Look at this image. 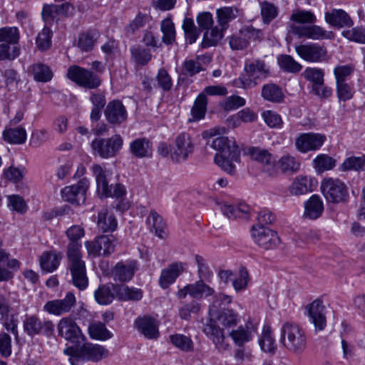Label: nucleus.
<instances>
[{"mask_svg":"<svg viewBox=\"0 0 365 365\" xmlns=\"http://www.w3.org/2000/svg\"><path fill=\"white\" fill-rule=\"evenodd\" d=\"M229 335L237 346H242L252 339V330L246 324L245 327L240 326L237 329L232 330Z\"/></svg>","mask_w":365,"mask_h":365,"instance_id":"49530a36","label":"nucleus"},{"mask_svg":"<svg viewBox=\"0 0 365 365\" xmlns=\"http://www.w3.org/2000/svg\"><path fill=\"white\" fill-rule=\"evenodd\" d=\"M355 71L353 64L338 65L333 71L336 83H346Z\"/></svg>","mask_w":365,"mask_h":365,"instance_id":"5fc2aeb1","label":"nucleus"},{"mask_svg":"<svg viewBox=\"0 0 365 365\" xmlns=\"http://www.w3.org/2000/svg\"><path fill=\"white\" fill-rule=\"evenodd\" d=\"M261 96L264 100L272 103H281L284 97L282 88L274 83L264 85Z\"/></svg>","mask_w":365,"mask_h":365,"instance_id":"ea45409f","label":"nucleus"},{"mask_svg":"<svg viewBox=\"0 0 365 365\" xmlns=\"http://www.w3.org/2000/svg\"><path fill=\"white\" fill-rule=\"evenodd\" d=\"M89 186L88 180L83 178L76 184L66 186L61 190V196L64 201L79 205L84 203L86 195Z\"/></svg>","mask_w":365,"mask_h":365,"instance_id":"2eb2a0df","label":"nucleus"},{"mask_svg":"<svg viewBox=\"0 0 365 365\" xmlns=\"http://www.w3.org/2000/svg\"><path fill=\"white\" fill-rule=\"evenodd\" d=\"M182 27L187 42L190 44L194 43L200 36V29H197L195 25L193 19L185 17L183 20Z\"/></svg>","mask_w":365,"mask_h":365,"instance_id":"864d4df0","label":"nucleus"},{"mask_svg":"<svg viewBox=\"0 0 365 365\" xmlns=\"http://www.w3.org/2000/svg\"><path fill=\"white\" fill-rule=\"evenodd\" d=\"M298 56L308 62H322L327 58V48L317 43H309L295 46Z\"/></svg>","mask_w":365,"mask_h":365,"instance_id":"f3484780","label":"nucleus"},{"mask_svg":"<svg viewBox=\"0 0 365 365\" xmlns=\"http://www.w3.org/2000/svg\"><path fill=\"white\" fill-rule=\"evenodd\" d=\"M161 31L163 33V41L167 45L173 44L175 41V29L172 20L165 19L161 22Z\"/></svg>","mask_w":365,"mask_h":365,"instance_id":"bf43d9fd","label":"nucleus"},{"mask_svg":"<svg viewBox=\"0 0 365 365\" xmlns=\"http://www.w3.org/2000/svg\"><path fill=\"white\" fill-rule=\"evenodd\" d=\"M28 72L31 73L34 79L37 82L46 83L53 78V72L47 65L42 63H36L30 66Z\"/></svg>","mask_w":365,"mask_h":365,"instance_id":"f704fd0d","label":"nucleus"},{"mask_svg":"<svg viewBox=\"0 0 365 365\" xmlns=\"http://www.w3.org/2000/svg\"><path fill=\"white\" fill-rule=\"evenodd\" d=\"M277 63L281 70L285 73H297L299 72L302 66L288 54H281L277 56Z\"/></svg>","mask_w":365,"mask_h":365,"instance_id":"37998d69","label":"nucleus"},{"mask_svg":"<svg viewBox=\"0 0 365 365\" xmlns=\"http://www.w3.org/2000/svg\"><path fill=\"white\" fill-rule=\"evenodd\" d=\"M88 331L91 338L96 340L106 341L113 336V334L102 322H93L90 324Z\"/></svg>","mask_w":365,"mask_h":365,"instance_id":"a18cd8bd","label":"nucleus"},{"mask_svg":"<svg viewBox=\"0 0 365 365\" xmlns=\"http://www.w3.org/2000/svg\"><path fill=\"white\" fill-rule=\"evenodd\" d=\"M76 299L73 292H68L63 299L48 301L43 309L49 314L61 316L68 313L76 305Z\"/></svg>","mask_w":365,"mask_h":365,"instance_id":"dca6fc26","label":"nucleus"},{"mask_svg":"<svg viewBox=\"0 0 365 365\" xmlns=\"http://www.w3.org/2000/svg\"><path fill=\"white\" fill-rule=\"evenodd\" d=\"M238 16V9L233 6H224L216 10L217 25L222 30H227L230 23Z\"/></svg>","mask_w":365,"mask_h":365,"instance_id":"7c9ffc66","label":"nucleus"},{"mask_svg":"<svg viewBox=\"0 0 365 365\" xmlns=\"http://www.w3.org/2000/svg\"><path fill=\"white\" fill-rule=\"evenodd\" d=\"M185 263L181 262H174L161 272L159 284L163 289H167L175 282L178 277L185 271Z\"/></svg>","mask_w":365,"mask_h":365,"instance_id":"5701e85b","label":"nucleus"},{"mask_svg":"<svg viewBox=\"0 0 365 365\" xmlns=\"http://www.w3.org/2000/svg\"><path fill=\"white\" fill-rule=\"evenodd\" d=\"M336 91L338 99L344 102L351 99L354 94V86L349 82L336 83Z\"/></svg>","mask_w":365,"mask_h":365,"instance_id":"338daca9","label":"nucleus"},{"mask_svg":"<svg viewBox=\"0 0 365 365\" xmlns=\"http://www.w3.org/2000/svg\"><path fill=\"white\" fill-rule=\"evenodd\" d=\"M63 353L69 356L71 365H78L82 359L98 361L108 355V351L103 346L92 343H83L79 347L70 346L64 349Z\"/></svg>","mask_w":365,"mask_h":365,"instance_id":"7ed1b4c3","label":"nucleus"},{"mask_svg":"<svg viewBox=\"0 0 365 365\" xmlns=\"http://www.w3.org/2000/svg\"><path fill=\"white\" fill-rule=\"evenodd\" d=\"M314 178H307V176H299L295 178L289 187V192L293 195H304L308 192L312 191V187Z\"/></svg>","mask_w":365,"mask_h":365,"instance_id":"c9c22d12","label":"nucleus"},{"mask_svg":"<svg viewBox=\"0 0 365 365\" xmlns=\"http://www.w3.org/2000/svg\"><path fill=\"white\" fill-rule=\"evenodd\" d=\"M324 210V203L320 197L313 195L304 202L303 217L306 219L317 220L322 216Z\"/></svg>","mask_w":365,"mask_h":365,"instance_id":"bb28decb","label":"nucleus"},{"mask_svg":"<svg viewBox=\"0 0 365 365\" xmlns=\"http://www.w3.org/2000/svg\"><path fill=\"white\" fill-rule=\"evenodd\" d=\"M66 233L68 238L70 240L66 254L70 255L73 253V250H75L73 253H81V243L79 242V240L84 236L83 228L79 225H73L66 230Z\"/></svg>","mask_w":365,"mask_h":365,"instance_id":"c756f323","label":"nucleus"},{"mask_svg":"<svg viewBox=\"0 0 365 365\" xmlns=\"http://www.w3.org/2000/svg\"><path fill=\"white\" fill-rule=\"evenodd\" d=\"M325 20L331 26L338 28L349 27L353 25L349 15L342 9H334L329 12H326Z\"/></svg>","mask_w":365,"mask_h":365,"instance_id":"c85d7f7f","label":"nucleus"},{"mask_svg":"<svg viewBox=\"0 0 365 365\" xmlns=\"http://www.w3.org/2000/svg\"><path fill=\"white\" fill-rule=\"evenodd\" d=\"M365 171V155L351 156L345 159L341 164V170Z\"/></svg>","mask_w":365,"mask_h":365,"instance_id":"4d7b16f0","label":"nucleus"},{"mask_svg":"<svg viewBox=\"0 0 365 365\" xmlns=\"http://www.w3.org/2000/svg\"><path fill=\"white\" fill-rule=\"evenodd\" d=\"M278 165L283 173H296L300 164L295 158L289 155H283L278 161Z\"/></svg>","mask_w":365,"mask_h":365,"instance_id":"69168bd1","label":"nucleus"},{"mask_svg":"<svg viewBox=\"0 0 365 365\" xmlns=\"http://www.w3.org/2000/svg\"><path fill=\"white\" fill-rule=\"evenodd\" d=\"M212 148L217 150L215 163L230 175L235 173L234 163L240 162V150L236 142L227 137L220 136L207 142Z\"/></svg>","mask_w":365,"mask_h":365,"instance_id":"f257e3e1","label":"nucleus"},{"mask_svg":"<svg viewBox=\"0 0 365 365\" xmlns=\"http://www.w3.org/2000/svg\"><path fill=\"white\" fill-rule=\"evenodd\" d=\"M251 235L255 242L266 250L276 248L280 242L276 232L259 225L252 227Z\"/></svg>","mask_w":365,"mask_h":365,"instance_id":"f8f14e48","label":"nucleus"},{"mask_svg":"<svg viewBox=\"0 0 365 365\" xmlns=\"http://www.w3.org/2000/svg\"><path fill=\"white\" fill-rule=\"evenodd\" d=\"M106 120L113 126H119L127 120L128 112L119 100H113L107 104L104 110Z\"/></svg>","mask_w":365,"mask_h":365,"instance_id":"aec40b11","label":"nucleus"},{"mask_svg":"<svg viewBox=\"0 0 365 365\" xmlns=\"http://www.w3.org/2000/svg\"><path fill=\"white\" fill-rule=\"evenodd\" d=\"M117 298L120 301H139L143 297V291L135 287L118 284Z\"/></svg>","mask_w":365,"mask_h":365,"instance_id":"a19ab883","label":"nucleus"},{"mask_svg":"<svg viewBox=\"0 0 365 365\" xmlns=\"http://www.w3.org/2000/svg\"><path fill=\"white\" fill-rule=\"evenodd\" d=\"M306 309L312 322L315 327V330H323L327 325V319L322 301L318 299H315L306 307Z\"/></svg>","mask_w":365,"mask_h":365,"instance_id":"4be33fe9","label":"nucleus"},{"mask_svg":"<svg viewBox=\"0 0 365 365\" xmlns=\"http://www.w3.org/2000/svg\"><path fill=\"white\" fill-rule=\"evenodd\" d=\"M171 343L182 351L189 352L193 351V342L190 337L180 334L170 336Z\"/></svg>","mask_w":365,"mask_h":365,"instance_id":"052dcab7","label":"nucleus"},{"mask_svg":"<svg viewBox=\"0 0 365 365\" xmlns=\"http://www.w3.org/2000/svg\"><path fill=\"white\" fill-rule=\"evenodd\" d=\"M245 74L254 80L264 79L270 74L269 66L262 59H254L246 62L244 68Z\"/></svg>","mask_w":365,"mask_h":365,"instance_id":"b1692460","label":"nucleus"},{"mask_svg":"<svg viewBox=\"0 0 365 365\" xmlns=\"http://www.w3.org/2000/svg\"><path fill=\"white\" fill-rule=\"evenodd\" d=\"M19 40V32L16 27H3L0 29V43L8 45L16 44Z\"/></svg>","mask_w":365,"mask_h":365,"instance_id":"680f3d73","label":"nucleus"},{"mask_svg":"<svg viewBox=\"0 0 365 365\" xmlns=\"http://www.w3.org/2000/svg\"><path fill=\"white\" fill-rule=\"evenodd\" d=\"M302 76L307 81L312 82V87H315L319 83L324 82V72L322 69L318 68H307Z\"/></svg>","mask_w":365,"mask_h":365,"instance_id":"0e129e2a","label":"nucleus"},{"mask_svg":"<svg viewBox=\"0 0 365 365\" xmlns=\"http://www.w3.org/2000/svg\"><path fill=\"white\" fill-rule=\"evenodd\" d=\"M289 19L299 24H313L317 21V17L313 12L299 9H295L292 11Z\"/></svg>","mask_w":365,"mask_h":365,"instance_id":"603ef678","label":"nucleus"},{"mask_svg":"<svg viewBox=\"0 0 365 365\" xmlns=\"http://www.w3.org/2000/svg\"><path fill=\"white\" fill-rule=\"evenodd\" d=\"M222 213L230 219L244 218L247 219L250 212L249 206L245 203L237 205L224 204L221 207Z\"/></svg>","mask_w":365,"mask_h":365,"instance_id":"72a5a7b5","label":"nucleus"},{"mask_svg":"<svg viewBox=\"0 0 365 365\" xmlns=\"http://www.w3.org/2000/svg\"><path fill=\"white\" fill-rule=\"evenodd\" d=\"M98 38L96 32L88 31L79 34L77 46L83 52H88L93 49Z\"/></svg>","mask_w":365,"mask_h":365,"instance_id":"09e8293b","label":"nucleus"},{"mask_svg":"<svg viewBox=\"0 0 365 365\" xmlns=\"http://www.w3.org/2000/svg\"><path fill=\"white\" fill-rule=\"evenodd\" d=\"M52 31L45 26L41 32H39L36 38V45L41 51H45L51 46Z\"/></svg>","mask_w":365,"mask_h":365,"instance_id":"e2e57ef3","label":"nucleus"},{"mask_svg":"<svg viewBox=\"0 0 365 365\" xmlns=\"http://www.w3.org/2000/svg\"><path fill=\"white\" fill-rule=\"evenodd\" d=\"M130 152L137 158H150L153 154L152 143L145 138H139L130 143Z\"/></svg>","mask_w":365,"mask_h":365,"instance_id":"cd10ccee","label":"nucleus"},{"mask_svg":"<svg viewBox=\"0 0 365 365\" xmlns=\"http://www.w3.org/2000/svg\"><path fill=\"white\" fill-rule=\"evenodd\" d=\"M249 153L252 160L264 165H272L275 163L274 157L267 150L259 148H252Z\"/></svg>","mask_w":365,"mask_h":365,"instance_id":"3c124183","label":"nucleus"},{"mask_svg":"<svg viewBox=\"0 0 365 365\" xmlns=\"http://www.w3.org/2000/svg\"><path fill=\"white\" fill-rule=\"evenodd\" d=\"M3 139L10 144L21 145L26 140V131L23 127L6 128L2 133Z\"/></svg>","mask_w":365,"mask_h":365,"instance_id":"58836bf2","label":"nucleus"},{"mask_svg":"<svg viewBox=\"0 0 365 365\" xmlns=\"http://www.w3.org/2000/svg\"><path fill=\"white\" fill-rule=\"evenodd\" d=\"M288 28L289 34L299 38L306 37L313 40H319L329 37V34L325 30L316 25L296 26L292 23L289 24Z\"/></svg>","mask_w":365,"mask_h":365,"instance_id":"412c9836","label":"nucleus"},{"mask_svg":"<svg viewBox=\"0 0 365 365\" xmlns=\"http://www.w3.org/2000/svg\"><path fill=\"white\" fill-rule=\"evenodd\" d=\"M194 144L188 133L178 135L170 147V158L175 163H182L187 160L194 151Z\"/></svg>","mask_w":365,"mask_h":365,"instance_id":"9b49d317","label":"nucleus"},{"mask_svg":"<svg viewBox=\"0 0 365 365\" xmlns=\"http://www.w3.org/2000/svg\"><path fill=\"white\" fill-rule=\"evenodd\" d=\"M67 77L78 86L88 89H95L101 83L96 74L78 66H70L67 71Z\"/></svg>","mask_w":365,"mask_h":365,"instance_id":"9d476101","label":"nucleus"},{"mask_svg":"<svg viewBox=\"0 0 365 365\" xmlns=\"http://www.w3.org/2000/svg\"><path fill=\"white\" fill-rule=\"evenodd\" d=\"M68 268L71 275V283L79 290H84L88 286L86 262L82 259V255L71 253L67 255Z\"/></svg>","mask_w":365,"mask_h":365,"instance_id":"0eeeda50","label":"nucleus"},{"mask_svg":"<svg viewBox=\"0 0 365 365\" xmlns=\"http://www.w3.org/2000/svg\"><path fill=\"white\" fill-rule=\"evenodd\" d=\"M115 241V237L112 235H101L93 241H86L85 246L89 255L107 257L114 252Z\"/></svg>","mask_w":365,"mask_h":365,"instance_id":"ddd939ff","label":"nucleus"},{"mask_svg":"<svg viewBox=\"0 0 365 365\" xmlns=\"http://www.w3.org/2000/svg\"><path fill=\"white\" fill-rule=\"evenodd\" d=\"M259 6L263 24H269L277 16L278 8L273 3L267 1H260Z\"/></svg>","mask_w":365,"mask_h":365,"instance_id":"8fccbe9b","label":"nucleus"},{"mask_svg":"<svg viewBox=\"0 0 365 365\" xmlns=\"http://www.w3.org/2000/svg\"><path fill=\"white\" fill-rule=\"evenodd\" d=\"M22 324L24 332L31 338L43 336L50 339L54 334V323L49 319H42L36 314H26Z\"/></svg>","mask_w":365,"mask_h":365,"instance_id":"20e7f679","label":"nucleus"},{"mask_svg":"<svg viewBox=\"0 0 365 365\" xmlns=\"http://www.w3.org/2000/svg\"><path fill=\"white\" fill-rule=\"evenodd\" d=\"M320 189L328 202L339 204L349 201L348 187L338 178H324L321 182Z\"/></svg>","mask_w":365,"mask_h":365,"instance_id":"39448f33","label":"nucleus"},{"mask_svg":"<svg viewBox=\"0 0 365 365\" xmlns=\"http://www.w3.org/2000/svg\"><path fill=\"white\" fill-rule=\"evenodd\" d=\"M203 332L213 342L215 348L220 352H224L229 349V344L225 341V336L218 322L210 317L203 327Z\"/></svg>","mask_w":365,"mask_h":365,"instance_id":"a211bd4d","label":"nucleus"},{"mask_svg":"<svg viewBox=\"0 0 365 365\" xmlns=\"http://www.w3.org/2000/svg\"><path fill=\"white\" fill-rule=\"evenodd\" d=\"M190 292V297L199 299L212 295L214 289L204 282V280H198L195 283L187 284Z\"/></svg>","mask_w":365,"mask_h":365,"instance_id":"c03bdc74","label":"nucleus"},{"mask_svg":"<svg viewBox=\"0 0 365 365\" xmlns=\"http://www.w3.org/2000/svg\"><path fill=\"white\" fill-rule=\"evenodd\" d=\"M342 35L349 41L365 43V28L357 26L345 30L342 32Z\"/></svg>","mask_w":365,"mask_h":365,"instance_id":"774afa93","label":"nucleus"},{"mask_svg":"<svg viewBox=\"0 0 365 365\" xmlns=\"http://www.w3.org/2000/svg\"><path fill=\"white\" fill-rule=\"evenodd\" d=\"M138 268L139 264L135 259L121 260L112 267L110 274L115 282L125 283L133 278Z\"/></svg>","mask_w":365,"mask_h":365,"instance_id":"4468645a","label":"nucleus"},{"mask_svg":"<svg viewBox=\"0 0 365 365\" xmlns=\"http://www.w3.org/2000/svg\"><path fill=\"white\" fill-rule=\"evenodd\" d=\"M281 341L290 353L301 355L307 348L305 331L297 324L286 322L281 329Z\"/></svg>","mask_w":365,"mask_h":365,"instance_id":"f03ea898","label":"nucleus"},{"mask_svg":"<svg viewBox=\"0 0 365 365\" xmlns=\"http://www.w3.org/2000/svg\"><path fill=\"white\" fill-rule=\"evenodd\" d=\"M118 225L113 214L109 213L107 209H103L98 215L97 227L103 232H113Z\"/></svg>","mask_w":365,"mask_h":365,"instance_id":"473e14b6","label":"nucleus"},{"mask_svg":"<svg viewBox=\"0 0 365 365\" xmlns=\"http://www.w3.org/2000/svg\"><path fill=\"white\" fill-rule=\"evenodd\" d=\"M259 344L263 351L274 353L277 349V344L272 336L270 327H264L261 337L259 340Z\"/></svg>","mask_w":365,"mask_h":365,"instance_id":"de8ad7c7","label":"nucleus"},{"mask_svg":"<svg viewBox=\"0 0 365 365\" xmlns=\"http://www.w3.org/2000/svg\"><path fill=\"white\" fill-rule=\"evenodd\" d=\"M130 52V59L137 66H146L153 57L150 49L140 45L132 46Z\"/></svg>","mask_w":365,"mask_h":365,"instance_id":"2f4dec72","label":"nucleus"},{"mask_svg":"<svg viewBox=\"0 0 365 365\" xmlns=\"http://www.w3.org/2000/svg\"><path fill=\"white\" fill-rule=\"evenodd\" d=\"M135 325L138 330L147 339H156L159 336L157 321L153 317L145 316L138 318Z\"/></svg>","mask_w":365,"mask_h":365,"instance_id":"393cba45","label":"nucleus"},{"mask_svg":"<svg viewBox=\"0 0 365 365\" xmlns=\"http://www.w3.org/2000/svg\"><path fill=\"white\" fill-rule=\"evenodd\" d=\"M118 284L107 283L100 284L94 292V297L98 304L101 305L110 304L115 297H117Z\"/></svg>","mask_w":365,"mask_h":365,"instance_id":"a878e982","label":"nucleus"},{"mask_svg":"<svg viewBox=\"0 0 365 365\" xmlns=\"http://www.w3.org/2000/svg\"><path fill=\"white\" fill-rule=\"evenodd\" d=\"M123 139L119 134H115L110 138H96L91 143L92 153L95 156L103 159L115 157L121 150Z\"/></svg>","mask_w":365,"mask_h":365,"instance_id":"423d86ee","label":"nucleus"},{"mask_svg":"<svg viewBox=\"0 0 365 365\" xmlns=\"http://www.w3.org/2000/svg\"><path fill=\"white\" fill-rule=\"evenodd\" d=\"M92 171L96 178L97 191L101 196L119 198L125 195L126 190L123 185L117 183L113 187L112 185H108L106 171L101 165L98 164L93 165L92 166Z\"/></svg>","mask_w":365,"mask_h":365,"instance_id":"6e6552de","label":"nucleus"},{"mask_svg":"<svg viewBox=\"0 0 365 365\" xmlns=\"http://www.w3.org/2000/svg\"><path fill=\"white\" fill-rule=\"evenodd\" d=\"M58 335L66 341L75 345H80L86 337L73 319L69 317L61 318L56 326Z\"/></svg>","mask_w":365,"mask_h":365,"instance_id":"1a4fd4ad","label":"nucleus"},{"mask_svg":"<svg viewBox=\"0 0 365 365\" xmlns=\"http://www.w3.org/2000/svg\"><path fill=\"white\" fill-rule=\"evenodd\" d=\"M148 222L150 223L155 230V235L160 238H164L166 235L165 228L166 225L163 221L162 217L154 210H150V214L147 218Z\"/></svg>","mask_w":365,"mask_h":365,"instance_id":"6e6d98bb","label":"nucleus"},{"mask_svg":"<svg viewBox=\"0 0 365 365\" xmlns=\"http://www.w3.org/2000/svg\"><path fill=\"white\" fill-rule=\"evenodd\" d=\"M210 316L213 317L218 324L228 328L236 326L239 321L237 314L232 309L227 308H223L221 311Z\"/></svg>","mask_w":365,"mask_h":365,"instance_id":"4c0bfd02","label":"nucleus"},{"mask_svg":"<svg viewBox=\"0 0 365 365\" xmlns=\"http://www.w3.org/2000/svg\"><path fill=\"white\" fill-rule=\"evenodd\" d=\"M61 259L60 254L46 252L43 253L40 258V265L43 271L52 272L58 268Z\"/></svg>","mask_w":365,"mask_h":365,"instance_id":"79ce46f5","label":"nucleus"},{"mask_svg":"<svg viewBox=\"0 0 365 365\" xmlns=\"http://www.w3.org/2000/svg\"><path fill=\"white\" fill-rule=\"evenodd\" d=\"M225 30H222L218 25L212 26L210 29L205 31L203 34L201 47L207 48L211 46H215L223 38Z\"/></svg>","mask_w":365,"mask_h":365,"instance_id":"e433bc0d","label":"nucleus"},{"mask_svg":"<svg viewBox=\"0 0 365 365\" xmlns=\"http://www.w3.org/2000/svg\"><path fill=\"white\" fill-rule=\"evenodd\" d=\"M326 140L324 135L314 133H302L295 140V147L301 153L319 149Z\"/></svg>","mask_w":365,"mask_h":365,"instance_id":"6ab92c4d","label":"nucleus"},{"mask_svg":"<svg viewBox=\"0 0 365 365\" xmlns=\"http://www.w3.org/2000/svg\"><path fill=\"white\" fill-rule=\"evenodd\" d=\"M207 98L205 93H200L195 99L191 109V114L195 120H200L205 117L207 110Z\"/></svg>","mask_w":365,"mask_h":365,"instance_id":"13d9d810","label":"nucleus"}]
</instances>
